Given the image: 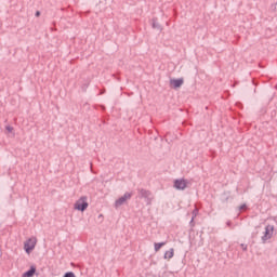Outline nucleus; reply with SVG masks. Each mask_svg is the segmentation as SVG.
Wrapping results in <instances>:
<instances>
[{
  "label": "nucleus",
  "instance_id": "obj_2",
  "mask_svg": "<svg viewBox=\"0 0 277 277\" xmlns=\"http://www.w3.org/2000/svg\"><path fill=\"white\" fill-rule=\"evenodd\" d=\"M36 243H38V239L36 238H29L25 243H24V250L29 254L31 250L36 248Z\"/></svg>",
  "mask_w": 277,
  "mask_h": 277
},
{
  "label": "nucleus",
  "instance_id": "obj_1",
  "mask_svg": "<svg viewBox=\"0 0 277 277\" xmlns=\"http://www.w3.org/2000/svg\"><path fill=\"white\" fill-rule=\"evenodd\" d=\"M89 203H88V197L87 196H82L80 197L74 205V209L76 211H85V209H88Z\"/></svg>",
  "mask_w": 277,
  "mask_h": 277
},
{
  "label": "nucleus",
  "instance_id": "obj_14",
  "mask_svg": "<svg viewBox=\"0 0 277 277\" xmlns=\"http://www.w3.org/2000/svg\"><path fill=\"white\" fill-rule=\"evenodd\" d=\"M6 131H8L9 133H12V132L14 131V128H12V127H10V126H6Z\"/></svg>",
  "mask_w": 277,
  "mask_h": 277
},
{
  "label": "nucleus",
  "instance_id": "obj_6",
  "mask_svg": "<svg viewBox=\"0 0 277 277\" xmlns=\"http://www.w3.org/2000/svg\"><path fill=\"white\" fill-rule=\"evenodd\" d=\"M174 187L175 189H180V190H183V189H186L187 188V182L186 180H175L174 181Z\"/></svg>",
  "mask_w": 277,
  "mask_h": 277
},
{
  "label": "nucleus",
  "instance_id": "obj_15",
  "mask_svg": "<svg viewBox=\"0 0 277 277\" xmlns=\"http://www.w3.org/2000/svg\"><path fill=\"white\" fill-rule=\"evenodd\" d=\"M243 209H246V203H243V205H241V206L239 207V211H241V210H243Z\"/></svg>",
  "mask_w": 277,
  "mask_h": 277
},
{
  "label": "nucleus",
  "instance_id": "obj_12",
  "mask_svg": "<svg viewBox=\"0 0 277 277\" xmlns=\"http://www.w3.org/2000/svg\"><path fill=\"white\" fill-rule=\"evenodd\" d=\"M153 28L159 29L161 31V24H159V22H157V18H153Z\"/></svg>",
  "mask_w": 277,
  "mask_h": 277
},
{
  "label": "nucleus",
  "instance_id": "obj_9",
  "mask_svg": "<svg viewBox=\"0 0 277 277\" xmlns=\"http://www.w3.org/2000/svg\"><path fill=\"white\" fill-rule=\"evenodd\" d=\"M174 256V249H170L169 251H166L164 259L170 260Z\"/></svg>",
  "mask_w": 277,
  "mask_h": 277
},
{
  "label": "nucleus",
  "instance_id": "obj_4",
  "mask_svg": "<svg viewBox=\"0 0 277 277\" xmlns=\"http://www.w3.org/2000/svg\"><path fill=\"white\" fill-rule=\"evenodd\" d=\"M127 200H131V194L130 193H126L122 197L117 199L115 201V208L118 209L119 207H122V205H124V202H127Z\"/></svg>",
  "mask_w": 277,
  "mask_h": 277
},
{
  "label": "nucleus",
  "instance_id": "obj_5",
  "mask_svg": "<svg viewBox=\"0 0 277 277\" xmlns=\"http://www.w3.org/2000/svg\"><path fill=\"white\" fill-rule=\"evenodd\" d=\"M273 236H274V225H267L265 227V233H264V236L262 237V240L267 241Z\"/></svg>",
  "mask_w": 277,
  "mask_h": 277
},
{
  "label": "nucleus",
  "instance_id": "obj_8",
  "mask_svg": "<svg viewBox=\"0 0 277 277\" xmlns=\"http://www.w3.org/2000/svg\"><path fill=\"white\" fill-rule=\"evenodd\" d=\"M36 274V266H31L29 271L23 274V277H34Z\"/></svg>",
  "mask_w": 277,
  "mask_h": 277
},
{
  "label": "nucleus",
  "instance_id": "obj_7",
  "mask_svg": "<svg viewBox=\"0 0 277 277\" xmlns=\"http://www.w3.org/2000/svg\"><path fill=\"white\" fill-rule=\"evenodd\" d=\"M184 80L183 78L180 79H171L170 80V85H172L174 89L181 88V85H183Z\"/></svg>",
  "mask_w": 277,
  "mask_h": 277
},
{
  "label": "nucleus",
  "instance_id": "obj_17",
  "mask_svg": "<svg viewBox=\"0 0 277 277\" xmlns=\"http://www.w3.org/2000/svg\"><path fill=\"white\" fill-rule=\"evenodd\" d=\"M36 16H40V11H37V12H36Z\"/></svg>",
  "mask_w": 277,
  "mask_h": 277
},
{
  "label": "nucleus",
  "instance_id": "obj_11",
  "mask_svg": "<svg viewBox=\"0 0 277 277\" xmlns=\"http://www.w3.org/2000/svg\"><path fill=\"white\" fill-rule=\"evenodd\" d=\"M163 246H166V242H156L154 245L155 252H159L161 250V248H163Z\"/></svg>",
  "mask_w": 277,
  "mask_h": 277
},
{
  "label": "nucleus",
  "instance_id": "obj_3",
  "mask_svg": "<svg viewBox=\"0 0 277 277\" xmlns=\"http://www.w3.org/2000/svg\"><path fill=\"white\" fill-rule=\"evenodd\" d=\"M138 196H140V198H146L147 205H151L153 194L150 193V190L140 189L138 190Z\"/></svg>",
  "mask_w": 277,
  "mask_h": 277
},
{
  "label": "nucleus",
  "instance_id": "obj_10",
  "mask_svg": "<svg viewBox=\"0 0 277 277\" xmlns=\"http://www.w3.org/2000/svg\"><path fill=\"white\" fill-rule=\"evenodd\" d=\"M197 215H198V209H195V210L193 211V217H192V220H190V226H192L193 228H194V226H196V224L194 223V220H196Z\"/></svg>",
  "mask_w": 277,
  "mask_h": 277
},
{
  "label": "nucleus",
  "instance_id": "obj_13",
  "mask_svg": "<svg viewBox=\"0 0 277 277\" xmlns=\"http://www.w3.org/2000/svg\"><path fill=\"white\" fill-rule=\"evenodd\" d=\"M64 277H77V276H75V273L69 272V273H66V274L64 275Z\"/></svg>",
  "mask_w": 277,
  "mask_h": 277
},
{
  "label": "nucleus",
  "instance_id": "obj_16",
  "mask_svg": "<svg viewBox=\"0 0 277 277\" xmlns=\"http://www.w3.org/2000/svg\"><path fill=\"white\" fill-rule=\"evenodd\" d=\"M242 246V250H248V247L245 246V245H241Z\"/></svg>",
  "mask_w": 277,
  "mask_h": 277
}]
</instances>
